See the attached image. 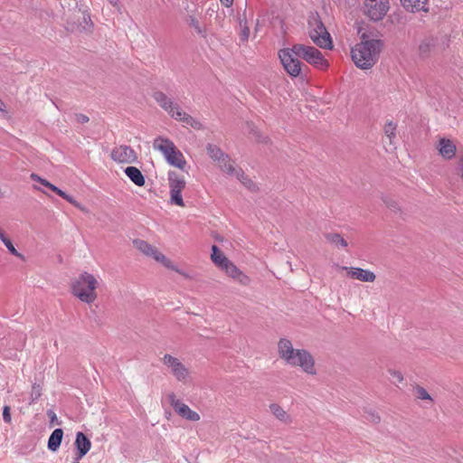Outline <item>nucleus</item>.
Returning a JSON list of instances; mask_svg holds the SVG:
<instances>
[{"label":"nucleus","instance_id":"8","mask_svg":"<svg viewBox=\"0 0 463 463\" xmlns=\"http://www.w3.org/2000/svg\"><path fill=\"white\" fill-rule=\"evenodd\" d=\"M280 61L286 71L292 77H297L301 72V62L295 54L293 47L280 50L279 52Z\"/></svg>","mask_w":463,"mask_h":463},{"label":"nucleus","instance_id":"30","mask_svg":"<svg viewBox=\"0 0 463 463\" xmlns=\"http://www.w3.org/2000/svg\"><path fill=\"white\" fill-rule=\"evenodd\" d=\"M384 134L389 141L390 149L394 148L395 138H396V125L392 122H388L384 126Z\"/></svg>","mask_w":463,"mask_h":463},{"label":"nucleus","instance_id":"42","mask_svg":"<svg viewBox=\"0 0 463 463\" xmlns=\"http://www.w3.org/2000/svg\"><path fill=\"white\" fill-rule=\"evenodd\" d=\"M0 113H6V106L1 99H0Z\"/></svg>","mask_w":463,"mask_h":463},{"label":"nucleus","instance_id":"20","mask_svg":"<svg viewBox=\"0 0 463 463\" xmlns=\"http://www.w3.org/2000/svg\"><path fill=\"white\" fill-rule=\"evenodd\" d=\"M439 154L447 160L453 158L456 155L457 147L452 140L448 138H440L437 146Z\"/></svg>","mask_w":463,"mask_h":463},{"label":"nucleus","instance_id":"22","mask_svg":"<svg viewBox=\"0 0 463 463\" xmlns=\"http://www.w3.org/2000/svg\"><path fill=\"white\" fill-rule=\"evenodd\" d=\"M405 9L411 12L428 11L429 0H401Z\"/></svg>","mask_w":463,"mask_h":463},{"label":"nucleus","instance_id":"37","mask_svg":"<svg viewBox=\"0 0 463 463\" xmlns=\"http://www.w3.org/2000/svg\"><path fill=\"white\" fill-rule=\"evenodd\" d=\"M4 244L7 248V250L10 251V253H12L13 255H14L20 259H24V256L16 250V249L14 248V246L13 245V243L10 240H7L6 241H5Z\"/></svg>","mask_w":463,"mask_h":463},{"label":"nucleus","instance_id":"31","mask_svg":"<svg viewBox=\"0 0 463 463\" xmlns=\"http://www.w3.org/2000/svg\"><path fill=\"white\" fill-rule=\"evenodd\" d=\"M326 239L336 247L346 248L348 245L347 241L339 233H327L326 234Z\"/></svg>","mask_w":463,"mask_h":463},{"label":"nucleus","instance_id":"21","mask_svg":"<svg viewBox=\"0 0 463 463\" xmlns=\"http://www.w3.org/2000/svg\"><path fill=\"white\" fill-rule=\"evenodd\" d=\"M172 118L197 130L203 128V124L198 119L184 112L181 109H178V111H176L175 114H172Z\"/></svg>","mask_w":463,"mask_h":463},{"label":"nucleus","instance_id":"40","mask_svg":"<svg viewBox=\"0 0 463 463\" xmlns=\"http://www.w3.org/2000/svg\"><path fill=\"white\" fill-rule=\"evenodd\" d=\"M76 118H77V121L80 124H85L90 120L89 117L84 114H78L76 116Z\"/></svg>","mask_w":463,"mask_h":463},{"label":"nucleus","instance_id":"41","mask_svg":"<svg viewBox=\"0 0 463 463\" xmlns=\"http://www.w3.org/2000/svg\"><path fill=\"white\" fill-rule=\"evenodd\" d=\"M111 5L116 7L118 12L121 11V5L119 4V0H108Z\"/></svg>","mask_w":463,"mask_h":463},{"label":"nucleus","instance_id":"12","mask_svg":"<svg viewBox=\"0 0 463 463\" xmlns=\"http://www.w3.org/2000/svg\"><path fill=\"white\" fill-rule=\"evenodd\" d=\"M291 366H298L303 372L307 374L315 375L317 370L315 367V360L309 352L304 349H299L289 364Z\"/></svg>","mask_w":463,"mask_h":463},{"label":"nucleus","instance_id":"32","mask_svg":"<svg viewBox=\"0 0 463 463\" xmlns=\"http://www.w3.org/2000/svg\"><path fill=\"white\" fill-rule=\"evenodd\" d=\"M236 178L249 190L255 191L257 189L254 182L249 178L242 170L238 172Z\"/></svg>","mask_w":463,"mask_h":463},{"label":"nucleus","instance_id":"51","mask_svg":"<svg viewBox=\"0 0 463 463\" xmlns=\"http://www.w3.org/2000/svg\"><path fill=\"white\" fill-rule=\"evenodd\" d=\"M73 463H80V462H73Z\"/></svg>","mask_w":463,"mask_h":463},{"label":"nucleus","instance_id":"2","mask_svg":"<svg viewBox=\"0 0 463 463\" xmlns=\"http://www.w3.org/2000/svg\"><path fill=\"white\" fill-rule=\"evenodd\" d=\"M98 287V279L92 274L85 271L71 282V293L81 302L92 304L98 298L96 291Z\"/></svg>","mask_w":463,"mask_h":463},{"label":"nucleus","instance_id":"5","mask_svg":"<svg viewBox=\"0 0 463 463\" xmlns=\"http://www.w3.org/2000/svg\"><path fill=\"white\" fill-rule=\"evenodd\" d=\"M133 245L141 253L153 258L156 261L161 263L165 268L175 270L184 277H188L184 272L180 270L170 259L166 258L162 252L147 241L141 239H136L133 241Z\"/></svg>","mask_w":463,"mask_h":463},{"label":"nucleus","instance_id":"27","mask_svg":"<svg viewBox=\"0 0 463 463\" xmlns=\"http://www.w3.org/2000/svg\"><path fill=\"white\" fill-rule=\"evenodd\" d=\"M49 189H51L52 192L56 193L59 196L62 197L64 200H66L67 202H69L70 203L74 205L79 210H80L82 212H87L86 208L82 204L78 203L72 196L66 194L65 192H63L62 190H61L60 188L55 186L54 184H51V185L49 186Z\"/></svg>","mask_w":463,"mask_h":463},{"label":"nucleus","instance_id":"7","mask_svg":"<svg viewBox=\"0 0 463 463\" xmlns=\"http://www.w3.org/2000/svg\"><path fill=\"white\" fill-rule=\"evenodd\" d=\"M168 184L170 188L171 203L184 206L182 197V191L185 188L186 182L184 177L175 171L168 172Z\"/></svg>","mask_w":463,"mask_h":463},{"label":"nucleus","instance_id":"50","mask_svg":"<svg viewBox=\"0 0 463 463\" xmlns=\"http://www.w3.org/2000/svg\"><path fill=\"white\" fill-rule=\"evenodd\" d=\"M84 21H85L86 23H87L88 21H90V16H88V17L84 16Z\"/></svg>","mask_w":463,"mask_h":463},{"label":"nucleus","instance_id":"10","mask_svg":"<svg viewBox=\"0 0 463 463\" xmlns=\"http://www.w3.org/2000/svg\"><path fill=\"white\" fill-rule=\"evenodd\" d=\"M364 14L373 21L382 20L387 14L389 0H365Z\"/></svg>","mask_w":463,"mask_h":463},{"label":"nucleus","instance_id":"49","mask_svg":"<svg viewBox=\"0 0 463 463\" xmlns=\"http://www.w3.org/2000/svg\"><path fill=\"white\" fill-rule=\"evenodd\" d=\"M196 24H197V22H196L194 19H192V24H193L194 27H197Z\"/></svg>","mask_w":463,"mask_h":463},{"label":"nucleus","instance_id":"26","mask_svg":"<svg viewBox=\"0 0 463 463\" xmlns=\"http://www.w3.org/2000/svg\"><path fill=\"white\" fill-rule=\"evenodd\" d=\"M209 156L218 164L222 160H226L227 154H225L219 146L213 144H208L206 146Z\"/></svg>","mask_w":463,"mask_h":463},{"label":"nucleus","instance_id":"28","mask_svg":"<svg viewBox=\"0 0 463 463\" xmlns=\"http://www.w3.org/2000/svg\"><path fill=\"white\" fill-rule=\"evenodd\" d=\"M212 251V260L217 267L222 269V267L228 263L230 260L226 258V256L219 250L216 245H213Z\"/></svg>","mask_w":463,"mask_h":463},{"label":"nucleus","instance_id":"17","mask_svg":"<svg viewBox=\"0 0 463 463\" xmlns=\"http://www.w3.org/2000/svg\"><path fill=\"white\" fill-rule=\"evenodd\" d=\"M299 349H295L293 347L292 343L285 338L279 340L278 344V351L279 355L281 359H283L288 364H290L293 361L296 353L298 352Z\"/></svg>","mask_w":463,"mask_h":463},{"label":"nucleus","instance_id":"19","mask_svg":"<svg viewBox=\"0 0 463 463\" xmlns=\"http://www.w3.org/2000/svg\"><path fill=\"white\" fill-rule=\"evenodd\" d=\"M76 454L75 459H81L91 449V442L90 439L82 432L79 431L75 439Z\"/></svg>","mask_w":463,"mask_h":463},{"label":"nucleus","instance_id":"33","mask_svg":"<svg viewBox=\"0 0 463 463\" xmlns=\"http://www.w3.org/2000/svg\"><path fill=\"white\" fill-rule=\"evenodd\" d=\"M248 129L256 142H267V137H264L253 124H248Z\"/></svg>","mask_w":463,"mask_h":463},{"label":"nucleus","instance_id":"14","mask_svg":"<svg viewBox=\"0 0 463 463\" xmlns=\"http://www.w3.org/2000/svg\"><path fill=\"white\" fill-rule=\"evenodd\" d=\"M438 52V38L426 36L418 44L417 55L420 59L425 60L432 57Z\"/></svg>","mask_w":463,"mask_h":463},{"label":"nucleus","instance_id":"16","mask_svg":"<svg viewBox=\"0 0 463 463\" xmlns=\"http://www.w3.org/2000/svg\"><path fill=\"white\" fill-rule=\"evenodd\" d=\"M341 269L346 270L347 275L351 279L363 282H373L376 279L375 274L369 269L355 267H342Z\"/></svg>","mask_w":463,"mask_h":463},{"label":"nucleus","instance_id":"6","mask_svg":"<svg viewBox=\"0 0 463 463\" xmlns=\"http://www.w3.org/2000/svg\"><path fill=\"white\" fill-rule=\"evenodd\" d=\"M295 54L319 70H326L328 67L327 61L320 51L313 46L295 44L293 46Z\"/></svg>","mask_w":463,"mask_h":463},{"label":"nucleus","instance_id":"46","mask_svg":"<svg viewBox=\"0 0 463 463\" xmlns=\"http://www.w3.org/2000/svg\"><path fill=\"white\" fill-rule=\"evenodd\" d=\"M48 415L50 416L52 421L57 420L56 414L52 411H49Z\"/></svg>","mask_w":463,"mask_h":463},{"label":"nucleus","instance_id":"29","mask_svg":"<svg viewBox=\"0 0 463 463\" xmlns=\"http://www.w3.org/2000/svg\"><path fill=\"white\" fill-rule=\"evenodd\" d=\"M269 410L271 413L280 421L285 423H290L292 421L291 417L279 404H270Z\"/></svg>","mask_w":463,"mask_h":463},{"label":"nucleus","instance_id":"13","mask_svg":"<svg viewBox=\"0 0 463 463\" xmlns=\"http://www.w3.org/2000/svg\"><path fill=\"white\" fill-rule=\"evenodd\" d=\"M111 158L121 164H132L137 160V153L128 146H115L111 151Z\"/></svg>","mask_w":463,"mask_h":463},{"label":"nucleus","instance_id":"1","mask_svg":"<svg viewBox=\"0 0 463 463\" xmlns=\"http://www.w3.org/2000/svg\"><path fill=\"white\" fill-rule=\"evenodd\" d=\"M382 47L381 40L367 39L365 33H363L361 42L351 50L352 60L362 70L371 69L376 63Z\"/></svg>","mask_w":463,"mask_h":463},{"label":"nucleus","instance_id":"4","mask_svg":"<svg viewBox=\"0 0 463 463\" xmlns=\"http://www.w3.org/2000/svg\"><path fill=\"white\" fill-rule=\"evenodd\" d=\"M308 35L313 43L320 48H332L331 36L317 14H311L309 15Z\"/></svg>","mask_w":463,"mask_h":463},{"label":"nucleus","instance_id":"24","mask_svg":"<svg viewBox=\"0 0 463 463\" xmlns=\"http://www.w3.org/2000/svg\"><path fill=\"white\" fill-rule=\"evenodd\" d=\"M63 431L61 429H56L52 431L48 440V449L51 451H56L61 443Z\"/></svg>","mask_w":463,"mask_h":463},{"label":"nucleus","instance_id":"39","mask_svg":"<svg viewBox=\"0 0 463 463\" xmlns=\"http://www.w3.org/2000/svg\"><path fill=\"white\" fill-rule=\"evenodd\" d=\"M3 419L7 423H9L11 421L10 408L8 406H5L4 407V410H3Z\"/></svg>","mask_w":463,"mask_h":463},{"label":"nucleus","instance_id":"48","mask_svg":"<svg viewBox=\"0 0 463 463\" xmlns=\"http://www.w3.org/2000/svg\"><path fill=\"white\" fill-rule=\"evenodd\" d=\"M33 394L35 395V398H38L40 396V392L38 390H36V387L34 386L33 387Z\"/></svg>","mask_w":463,"mask_h":463},{"label":"nucleus","instance_id":"18","mask_svg":"<svg viewBox=\"0 0 463 463\" xmlns=\"http://www.w3.org/2000/svg\"><path fill=\"white\" fill-rule=\"evenodd\" d=\"M154 99L157 102V104L165 110L166 111L171 117L172 114H175L178 109L181 108L172 100V99L168 98L164 92L162 91H156L153 94Z\"/></svg>","mask_w":463,"mask_h":463},{"label":"nucleus","instance_id":"36","mask_svg":"<svg viewBox=\"0 0 463 463\" xmlns=\"http://www.w3.org/2000/svg\"><path fill=\"white\" fill-rule=\"evenodd\" d=\"M240 25L241 28V31L240 33V39L241 42H247L250 36V29L246 24V21H241Z\"/></svg>","mask_w":463,"mask_h":463},{"label":"nucleus","instance_id":"25","mask_svg":"<svg viewBox=\"0 0 463 463\" xmlns=\"http://www.w3.org/2000/svg\"><path fill=\"white\" fill-rule=\"evenodd\" d=\"M218 165L222 172L235 177L238 175V172L241 171V168L237 167L234 162L230 159L229 156H227L226 160L221 161Z\"/></svg>","mask_w":463,"mask_h":463},{"label":"nucleus","instance_id":"9","mask_svg":"<svg viewBox=\"0 0 463 463\" xmlns=\"http://www.w3.org/2000/svg\"><path fill=\"white\" fill-rule=\"evenodd\" d=\"M162 361L178 382L186 383L188 381L190 375L189 370L178 358L166 354L164 355Z\"/></svg>","mask_w":463,"mask_h":463},{"label":"nucleus","instance_id":"3","mask_svg":"<svg viewBox=\"0 0 463 463\" xmlns=\"http://www.w3.org/2000/svg\"><path fill=\"white\" fill-rule=\"evenodd\" d=\"M153 148L164 156L165 162L174 167L184 170L187 162L183 153L177 148L175 143L165 137H156L153 141Z\"/></svg>","mask_w":463,"mask_h":463},{"label":"nucleus","instance_id":"43","mask_svg":"<svg viewBox=\"0 0 463 463\" xmlns=\"http://www.w3.org/2000/svg\"><path fill=\"white\" fill-rule=\"evenodd\" d=\"M31 179L33 180V181H36V182H39L41 183V180H43V178L40 177L38 175L36 174H32L31 175Z\"/></svg>","mask_w":463,"mask_h":463},{"label":"nucleus","instance_id":"11","mask_svg":"<svg viewBox=\"0 0 463 463\" xmlns=\"http://www.w3.org/2000/svg\"><path fill=\"white\" fill-rule=\"evenodd\" d=\"M166 399L170 406L173 407L180 417L191 421H198L200 420V415L178 399L174 392L168 393Z\"/></svg>","mask_w":463,"mask_h":463},{"label":"nucleus","instance_id":"38","mask_svg":"<svg viewBox=\"0 0 463 463\" xmlns=\"http://www.w3.org/2000/svg\"><path fill=\"white\" fill-rule=\"evenodd\" d=\"M383 203H385V205L387 207H389L390 209L392 210H397L398 209V204L395 201L390 199V198H383Z\"/></svg>","mask_w":463,"mask_h":463},{"label":"nucleus","instance_id":"23","mask_svg":"<svg viewBox=\"0 0 463 463\" xmlns=\"http://www.w3.org/2000/svg\"><path fill=\"white\" fill-rule=\"evenodd\" d=\"M126 175L137 186L145 184V177L141 171L135 166H128L124 170Z\"/></svg>","mask_w":463,"mask_h":463},{"label":"nucleus","instance_id":"45","mask_svg":"<svg viewBox=\"0 0 463 463\" xmlns=\"http://www.w3.org/2000/svg\"><path fill=\"white\" fill-rule=\"evenodd\" d=\"M220 1L223 5H225L227 7L231 6L233 2V0H220Z\"/></svg>","mask_w":463,"mask_h":463},{"label":"nucleus","instance_id":"35","mask_svg":"<svg viewBox=\"0 0 463 463\" xmlns=\"http://www.w3.org/2000/svg\"><path fill=\"white\" fill-rule=\"evenodd\" d=\"M388 373L391 375L392 383L394 384L401 383L403 381V375L400 371L389 369Z\"/></svg>","mask_w":463,"mask_h":463},{"label":"nucleus","instance_id":"34","mask_svg":"<svg viewBox=\"0 0 463 463\" xmlns=\"http://www.w3.org/2000/svg\"><path fill=\"white\" fill-rule=\"evenodd\" d=\"M414 393L415 396L420 400H426L432 402L431 396L429 394V392L424 389L422 386L416 385L414 387Z\"/></svg>","mask_w":463,"mask_h":463},{"label":"nucleus","instance_id":"44","mask_svg":"<svg viewBox=\"0 0 463 463\" xmlns=\"http://www.w3.org/2000/svg\"><path fill=\"white\" fill-rule=\"evenodd\" d=\"M0 240H1V241H2L3 243H5V241H6L7 240H9V239L5 236V232H4L1 229H0Z\"/></svg>","mask_w":463,"mask_h":463},{"label":"nucleus","instance_id":"15","mask_svg":"<svg viewBox=\"0 0 463 463\" xmlns=\"http://www.w3.org/2000/svg\"><path fill=\"white\" fill-rule=\"evenodd\" d=\"M225 273L232 279L234 281L238 282L242 286H248L250 283V279L245 273H243L234 263L229 260L222 269Z\"/></svg>","mask_w":463,"mask_h":463},{"label":"nucleus","instance_id":"47","mask_svg":"<svg viewBox=\"0 0 463 463\" xmlns=\"http://www.w3.org/2000/svg\"><path fill=\"white\" fill-rule=\"evenodd\" d=\"M40 184H42L43 185H44L47 188H49V186L51 185V183L49 181H47L46 179L41 180Z\"/></svg>","mask_w":463,"mask_h":463}]
</instances>
